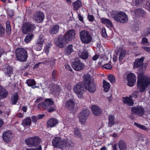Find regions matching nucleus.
<instances>
[{"instance_id": "0e129e2a", "label": "nucleus", "mask_w": 150, "mask_h": 150, "mask_svg": "<svg viewBox=\"0 0 150 150\" xmlns=\"http://www.w3.org/2000/svg\"><path fill=\"white\" fill-rule=\"evenodd\" d=\"M45 116L44 114H39L37 115L38 119H41L43 118Z\"/></svg>"}, {"instance_id": "6e6552de", "label": "nucleus", "mask_w": 150, "mask_h": 150, "mask_svg": "<svg viewBox=\"0 0 150 150\" xmlns=\"http://www.w3.org/2000/svg\"><path fill=\"white\" fill-rule=\"evenodd\" d=\"M79 37L83 43L88 44L91 42L92 37L88 31L83 30L80 32Z\"/></svg>"}, {"instance_id": "412c9836", "label": "nucleus", "mask_w": 150, "mask_h": 150, "mask_svg": "<svg viewBox=\"0 0 150 150\" xmlns=\"http://www.w3.org/2000/svg\"><path fill=\"white\" fill-rule=\"evenodd\" d=\"M65 105L66 108L69 110H72L75 106V103L73 99H69L67 100Z\"/></svg>"}, {"instance_id": "338daca9", "label": "nucleus", "mask_w": 150, "mask_h": 150, "mask_svg": "<svg viewBox=\"0 0 150 150\" xmlns=\"http://www.w3.org/2000/svg\"><path fill=\"white\" fill-rule=\"evenodd\" d=\"M78 17L79 18V20L80 21L82 22L83 21V17L79 13L78 14Z\"/></svg>"}, {"instance_id": "2eb2a0df", "label": "nucleus", "mask_w": 150, "mask_h": 150, "mask_svg": "<svg viewBox=\"0 0 150 150\" xmlns=\"http://www.w3.org/2000/svg\"><path fill=\"white\" fill-rule=\"evenodd\" d=\"M144 59V57H142L140 58L136 59L133 63V68L142 69L143 67V62Z\"/></svg>"}, {"instance_id": "ea45409f", "label": "nucleus", "mask_w": 150, "mask_h": 150, "mask_svg": "<svg viewBox=\"0 0 150 150\" xmlns=\"http://www.w3.org/2000/svg\"><path fill=\"white\" fill-rule=\"evenodd\" d=\"M89 56L88 53L87 51H83L81 53L80 57L83 59H86Z\"/></svg>"}, {"instance_id": "8fccbe9b", "label": "nucleus", "mask_w": 150, "mask_h": 150, "mask_svg": "<svg viewBox=\"0 0 150 150\" xmlns=\"http://www.w3.org/2000/svg\"><path fill=\"white\" fill-rule=\"evenodd\" d=\"M87 18L89 21L90 22H93L94 20V18L93 16L92 15H90L89 14H88Z\"/></svg>"}, {"instance_id": "393cba45", "label": "nucleus", "mask_w": 150, "mask_h": 150, "mask_svg": "<svg viewBox=\"0 0 150 150\" xmlns=\"http://www.w3.org/2000/svg\"><path fill=\"white\" fill-rule=\"evenodd\" d=\"M100 20L101 22L102 23L108 25V26H110L111 28L113 27V25L110 19L104 18H100Z\"/></svg>"}, {"instance_id": "1a4fd4ad", "label": "nucleus", "mask_w": 150, "mask_h": 150, "mask_svg": "<svg viewBox=\"0 0 150 150\" xmlns=\"http://www.w3.org/2000/svg\"><path fill=\"white\" fill-rule=\"evenodd\" d=\"M41 141L39 137L35 136L28 138L25 140V142L27 145L30 147H33L38 146Z\"/></svg>"}, {"instance_id": "7ed1b4c3", "label": "nucleus", "mask_w": 150, "mask_h": 150, "mask_svg": "<svg viewBox=\"0 0 150 150\" xmlns=\"http://www.w3.org/2000/svg\"><path fill=\"white\" fill-rule=\"evenodd\" d=\"M142 72H139L137 75V88L141 93H143L150 86V78L143 76Z\"/></svg>"}, {"instance_id": "a19ab883", "label": "nucleus", "mask_w": 150, "mask_h": 150, "mask_svg": "<svg viewBox=\"0 0 150 150\" xmlns=\"http://www.w3.org/2000/svg\"><path fill=\"white\" fill-rule=\"evenodd\" d=\"M50 47L51 45L49 43L47 44L45 47V49L44 50V52H45L47 54H48Z\"/></svg>"}, {"instance_id": "473e14b6", "label": "nucleus", "mask_w": 150, "mask_h": 150, "mask_svg": "<svg viewBox=\"0 0 150 150\" xmlns=\"http://www.w3.org/2000/svg\"><path fill=\"white\" fill-rule=\"evenodd\" d=\"M110 83L104 79L103 82V87L104 88V91L105 92H108L110 88Z\"/></svg>"}, {"instance_id": "4468645a", "label": "nucleus", "mask_w": 150, "mask_h": 150, "mask_svg": "<svg viewBox=\"0 0 150 150\" xmlns=\"http://www.w3.org/2000/svg\"><path fill=\"white\" fill-rule=\"evenodd\" d=\"M62 140L59 137H56L53 138L52 140V145L55 148H61Z\"/></svg>"}, {"instance_id": "79ce46f5", "label": "nucleus", "mask_w": 150, "mask_h": 150, "mask_svg": "<svg viewBox=\"0 0 150 150\" xmlns=\"http://www.w3.org/2000/svg\"><path fill=\"white\" fill-rule=\"evenodd\" d=\"M108 78L111 83H114L115 81V79L114 76L112 74H110L108 76Z\"/></svg>"}, {"instance_id": "f03ea898", "label": "nucleus", "mask_w": 150, "mask_h": 150, "mask_svg": "<svg viewBox=\"0 0 150 150\" xmlns=\"http://www.w3.org/2000/svg\"><path fill=\"white\" fill-rule=\"evenodd\" d=\"M75 30H69L64 35H59L55 41V44L59 47L63 48L68 41H71L75 38Z\"/></svg>"}, {"instance_id": "a211bd4d", "label": "nucleus", "mask_w": 150, "mask_h": 150, "mask_svg": "<svg viewBox=\"0 0 150 150\" xmlns=\"http://www.w3.org/2000/svg\"><path fill=\"white\" fill-rule=\"evenodd\" d=\"M34 17L36 22L38 23H40L43 21L45 16L42 12L39 11L36 13Z\"/></svg>"}, {"instance_id": "4c0bfd02", "label": "nucleus", "mask_w": 150, "mask_h": 150, "mask_svg": "<svg viewBox=\"0 0 150 150\" xmlns=\"http://www.w3.org/2000/svg\"><path fill=\"white\" fill-rule=\"evenodd\" d=\"M58 72L56 69H54L52 73V79L54 81H57Z\"/></svg>"}, {"instance_id": "49530a36", "label": "nucleus", "mask_w": 150, "mask_h": 150, "mask_svg": "<svg viewBox=\"0 0 150 150\" xmlns=\"http://www.w3.org/2000/svg\"><path fill=\"white\" fill-rule=\"evenodd\" d=\"M74 134L75 135L79 137H80L81 136L80 131L77 127H76L74 128Z\"/></svg>"}, {"instance_id": "6ab92c4d", "label": "nucleus", "mask_w": 150, "mask_h": 150, "mask_svg": "<svg viewBox=\"0 0 150 150\" xmlns=\"http://www.w3.org/2000/svg\"><path fill=\"white\" fill-rule=\"evenodd\" d=\"M92 113L96 116H100L102 113V110L97 106L93 105L91 107Z\"/></svg>"}, {"instance_id": "0eeeda50", "label": "nucleus", "mask_w": 150, "mask_h": 150, "mask_svg": "<svg viewBox=\"0 0 150 150\" xmlns=\"http://www.w3.org/2000/svg\"><path fill=\"white\" fill-rule=\"evenodd\" d=\"M36 27V25L32 22H26L23 24L21 30L23 33L26 34L29 32L34 33Z\"/></svg>"}, {"instance_id": "423d86ee", "label": "nucleus", "mask_w": 150, "mask_h": 150, "mask_svg": "<svg viewBox=\"0 0 150 150\" xmlns=\"http://www.w3.org/2000/svg\"><path fill=\"white\" fill-rule=\"evenodd\" d=\"M16 57L20 62H24L26 61L28 57L27 51L24 48L18 47L15 50Z\"/></svg>"}, {"instance_id": "3c124183", "label": "nucleus", "mask_w": 150, "mask_h": 150, "mask_svg": "<svg viewBox=\"0 0 150 150\" xmlns=\"http://www.w3.org/2000/svg\"><path fill=\"white\" fill-rule=\"evenodd\" d=\"M142 48L146 52H147L150 54V47L148 46H143L142 47Z\"/></svg>"}, {"instance_id": "052dcab7", "label": "nucleus", "mask_w": 150, "mask_h": 150, "mask_svg": "<svg viewBox=\"0 0 150 150\" xmlns=\"http://www.w3.org/2000/svg\"><path fill=\"white\" fill-rule=\"evenodd\" d=\"M103 36L104 37H106L108 36L107 35L106 33L105 29V28H103L102 30Z\"/></svg>"}, {"instance_id": "58836bf2", "label": "nucleus", "mask_w": 150, "mask_h": 150, "mask_svg": "<svg viewBox=\"0 0 150 150\" xmlns=\"http://www.w3.org/2000/svg\"><path fill=\"white\" fill-rule=\"evenodd\" d=\"M126 53V51L125 50H122L120 54L119 59V61L121 62L124 59Z\"/></svg>"}, {"instance_id": "4be33fe9", "label": "nucleus", "mask_w": 150, "mask_h": 150, "mask_svg": "<svg viewBox=\"0 0 150 150\" xmlns=\"http://www.w3.org/2000/svg\"><path fill=\"white\" fill-rule=\"evenodd\" d=\"M122 100L124 104H127L129 106H132L134 104V102L132 98L126 96L125 97H123Z\"/></svg>"}, {"instance_id": "f704fd0d", "label": "nucleus", "mask_w": 150, "mask_h": 150, "mask_svg": "<svg viewBox=\"0 0 150 150\" xmlns=\"http://www.w3.org/2000/svg\"><path fill=\"white\" fill-rule=\"evenodd\" d=\"M73 49V45L72 44L69 45L67 46L65 51V53L66 54H70L74 52Z\"/></svg>"}, {"instance_id": "680f3d73", "label": "nucleus", "mask_w": 150, "mask_h": 150, "mask_svg": "<svg viewBox=\"0 0 150 150\" xmlns=\"http://www.w3.org/2000/svg\"><path fill=\"white\" fill-rule=\"evenodd\" d=\"M65 67L66 69H67L68 70L70 71H73L70 66L68 64L65 65Z\"/></svg>"}, {"instance_id": "09e8293b", "label": "nucleus", "mask_w": 150, "mask_h": 150, "mask_svg": "<svg viewBox=\"0 0 150 150\" xmlns=\"http://www.w3.org/2000/svg\"><path fill=\"white\" fill-rule=\"evenodd\" d=\"M103 67L106 69H110L112 68V66L110 64L108 63L103 65Z\"/></svg>"}, {"instance_id": "5701e85b", "label": "nucleus", "mask_w": 150, "mask_h": 150, "mask_svg": "<svg viewBox=\"0 0 150 150\" xmlns=\"http://www.w3.org/2000/svg\"><path fill=\"white\" fill-rule=\"evenodd\" d=\"M118 145L120 150H127V144L123 140H120L118 142Z\"/></svg>"}, {"instance_id": "b1692460", "label": "nucleus", "mask_w": 150, "mask_h": 150, "mask_svg": "<svg viewBox=\"0 0 150 150\" xmlns=\"http://www.w3.org/2000/svg\"><path fill=\"white\" fill-rule=\"evenodd\" d=\"M31 119L29 117H26L22 121L21 125L23 127L30 126L31 124Z\"/></svg>"}, {"instance_id": "bf43d9fd", "label": "nucleus", "mask_w": 150, "mask_h": 150, "mask_svg": "<svg viewBox=\"0 0 150 150\" xmlns=\"http://www.w3.org/2000/svg\"><path fill=\"white\" fill-rule=\"evenodd\" d=\"M145 7L146 9L150 11V1H148L146 2Z\"/></svg>"}, {"instance_id": "774afa93", "label": "nucleus", "mask_w": 150, "mask_h": 150, "mask_svg": "<svg viewBox=\"0 0 150 150\" xmlns=\"http://www.w3.org/2000/svg\"><path fill=\"white\" fill-rule=\"evenodd\" d=\"M43 99L42 97H40L39 98H37L35 101H34L35 103H38L39 102L41 101Z\"/></svg>"}, {"instance_id": "7c9ffc66", "label": "nucleus", "mask_w": 150, "mask_h": 150, "mask_svg": "<svg viewBox=\"0 0 150 150\" xmlns=\"http://www.w3.org/2000/svg\"><path fill=\"white\" fill-rule=\"evenodd\" d=\"M108 126L111 127L115 124V117L113 115H110L108 116Z\"/></svg>"}, {"instance_id": "69168bd1", "label": "nucleus", "mask_w": 150, "mask_h": 150, "mask_svg": "<svg viewBox=\"0 0 150 150\" xmlns=\"http://www.w3.org/2000/svg\"><path fill=\"white\" fill-rule=\"evenodd\" d=\"M99 57L98 54H96L92 57V60L93 61H96L97 60Z\"/></svg>"}, {"instance_id": "37998d69", "label": "nucleus", "mask_w": 150, "mask_h": 150, "mask_svg": "<svg viewBox=\"0 0 150 150\" xmlns=\"http://www.w3.org/2000/svg\"><path fill=\"white\" fill-rule=\"evenodd\" d=\"M11 30V27L9 21L6 23V31L7 33H10Z\"/></svg>"}, {"instance_id": "aec40b11", "label": "nucleus", "mask_w": 150, "mask_h": 150, "mask_svg": "<svg viewBox=\"0 0 150 150\" xmlns=\"http://www.w3.org/2000/svg\"><path fill=\"white\" fill-rule=\"evenodd\" d=\"M8 95V92L5 88L0 85V100L5 98Z\"/></svg>"}, {"instance_id": "603ef678", "label": "nucleus", "mask_w": 150, "mask_h": 150, "mask_svg": "<svg viewBox=\"0 0 150 150\" xmlns=\"http://www.w3.org/2000/svg\"><path fill=\"white\" fill-rule=\"evenodd\" d=\"M142 48L146 52H147L150 54V47L148 46H143L142 47Z\"/></svg>"}, {"instance_id": "c85d7f7f", "label": "nucleus", "mask_w": 150, "mask_h": 150, "mask_svg": "<svg viewBox=\"0 0 150 150\" xmlns=\"http://www.w3.org/2000/svg\"><path fill=\"white\" fill-rule=\"evenodd\" d=\"M136 14L143 18L146 16V12L142 8H139L137 9L135 11Z\"/></svg>"}, {"instance_id": "2f4dec72", "label": "nucleus", "mask_w": 150, "mask_h": 150, "mask_svg": "<svg viewBox=\"0 0 150 150\" xmlns=\"http://www.w3.org/2000/svg\"><path fill=\"white\" fill-rule=\"evenodd\" d=\"M5 74L7 75L10 77L11 75L13 74V68L10 66H7L6 68L4 69Z\"/></svg>"}, {"instance_id": "dca6fc26", "label": "nucleus", "mask_w": 150, "mask_h": 150, "mask_svg": "<svg viewBox=\"0 0 150 150\" xmlns=\"http://www.w3.org/2000/svg\"><path fill=\"white\" fill-rule=\"evenodd\" d=\"M12 133L11 131H8L5 132L2 135V138L6 142H8L12 139Z\"/></svg>"}, {"instance_id": "9d476101", "label": "nucleus", "mask_w": 150, "mask_h": 150, "mask_svg": "<svg viewBox=\"0 0 150 150\" xmlns=\"http://www.w3.org/2000/svg\"><path fill=\"white\" fill-rule=\"evenodd\" d=\"M71 66L74 70L78 71L82 70L85 67L84 64L80 60L76 59L72 62Z\"/></svg>"}, {"instance_id": "ddd939ff", "label": "nucleus", "mask_w": 150, "mask_h": 150, "mask_svg": "<svg viewBox=\"0 0 150 150\" xmlns=\"http://www.w3.org/2000/svg\"><path fill=\"white\" fill-rule=\"evenodd\" d=\"M128 81L127 85L129 86H133L136 82V77L135 74L132 73L128 74L127 76Z\"/></svg>"}, {"instance_id": "c9c22d12", "label": "nucleus", "mask_w": 150, "mask_h": 150, "mask_svg": "<svg viewBox=\"0 0 150 150\" xmlns=\"http://www.w3.org/2000/svg\"><path fill=\"white\" fill-rule=\"evenodd\" d=\"M73 4L74 5V8L77 11L82 5V3L80 0H76L74 2Z\"/></svg>"}, {"instance_id": "de8ad7c7", "label": "nucleus", "mask_w": 150, "mask_h": 150, "mask_svg": "<svg viewBox=\"0 0 150 150\" xmlns=\"http://www.w3.org/2000/svg\"><path fill=\"white\" fill-rule=\"evenodd\" d=\"M141 43L144 45H149L148 41V39L145 37H143L142 39Z\"/></svg>"}, {"instance_id": "39448f33", "label": "nucleus", "mask_w": 150, "mask_h": 150, "mask_svg": "<svg viewBox=\"0 0 150 150\" xmlns=\"http://www.w3.org/2000/svg\"><path fill=\"white\" fill-rule=\"evenodd\" d=\"M115 21L118 23H125L128 21L127 15L124 12L116 11L113 10L111 13Z\"/></svg>"}, {"instance_id": "e2e57ef3", "label": "nucleus", "mask_w": 150, "mask_h": 150, "mask_svg": "<svg viewBox=\"0 0 150 150\" xmlns=\"http://www.w3.org/2000/svg\"><path fill=\"white\" fill-rule=\"evenodd\" d=\"M26 150H42V148L41 145H40L38 148L35 149H27Z\"/></svg>"}, {"instance_id": "9b49d317", "label": "nucleus", "mask_w": 150, "mask_h": 150, "mask_svg": "<svg viewBox=\"0 0 150 150\" xmlns=\"http://www.w3.org/2000/svg\"><path fill=\"white\" fill-rule=\"evenodd\" d=\"M131 111L132 114L137 115L139 117H142L144 113V110L143 108L141 106L132 107Z\"/></svg>"}, {"instance_id": "bb28decb", "label": "nucleus", "mask_w": 150, "mask_h": 150, "mask_svg": "<svg viewBox=\"0 0 150 150\" xmlns=\"http://www.w3.org/2000/svg\"><path fill=\"white\" fill-rule=\"evenodd\" d=\"M19 96L16 93L11 97L10 100L11 103L14 105L16 104L19 99Z\"/></svg>"}, {"instance_id": "4d7b16f0", "label": "nucleus", "mask_w": 150, "mask_h": 150, "mask_svg": "<svg viewBox=\"0 0 150 150\" xmlns=\"http://www.w3.org/2000/svg\"><path fill=\"white\" fill-rule=\"evenodd\" d=\"M30 64V63H27L25 64V65L23 66L21 69V70H24L28 69L29 67Z\"/></svg>"}, {"instance_id": "5fc2aeb1", "label": "nucleus", "mask_w": 150, "mask_h": 150, "mask_svg": "<svg viewBox=\"0 0 150 150\" xmlns=\"http://www.w3.org/2000/svg\"><path fill=\"white\" fill-rule=\"evenodd\" d=\"M143 0H135V5L137 6L139 5H142Z\"/></svg>"}, {"instance_id": "a878e982", "label": "nucleus", "mask_w": 150, "mask_h": 150, "mask_svg": "<svg viewBox=\"0 0 150 150\" xmlns=\"http://www.w3.org/2000/svg\"><path fill=\"white\" fill-rule=\"evenodd\" d=\"M72 143V142L71 140H67L65 141L62 140V146L61 148H68L70 146H71Z\"/></svg>"}, {"instance_id": "c756f323", "label": "nucleus", "mask_w": 150, "mask_h": 150, "mask_svg": "<svg viewBox=\"0 0 150 150\" xmlns=\"http://www.w3.org/2000/svg\"><path fill=\"white\" fill-rule=\"evenodd\" d=\"M59 25H55L50 28V33L51 34H56L59 32Z\"/></svg>"}, {"instance_id": "c03bdc74", "label": "nucleus", "mask_w": 150, "mask_h": 150, "mask_svg": "<svg viewBox=\"0 0 150 150\" xmlns=\"http://www.w3.org/2000/svg\"><path fill=\"white\" fill-rule=\"evenodd\" d=\"M42 45L36 43V44L34 45V48L36 51H40L42 49Z\"/></svg>"}, {"instance_id": "f8f14e48", "label": "nucleus", "mask_w": 150, "mask_h": 150, "mask_svg": "<svg viewBox=\"0 0 150 150\" xmlns=\"http://www.w3.org/2000/svg\"><path fill=\"white\" fill-rule=\"evenodd\" d=\"M89 113V110L87 109L82 110L79 115V118L80 122L83 124L87 118Z\"/></svg>"}, {"instance_id": "f257e3e1", "label": "nucleus", "mask_w": 150, "mask_h": 150, "mask_svg": "<svg viewBox=\"0 0 150 150\" xmlns=\"http://www.w3.org/2000/svg\"><path fill=\"white\" fill-rule=\"evenodd\" d=\"M96 85L91 83L90 75L86 74L83 76V80L79 82L74 87V91L79 97L81 98L84 91L85 89L87 90L91 93L94 92L96 89Z\"/></svg>"}, {"instance_id": "864d4df0", "label": "nucleus", "mask_w": 150, "mask_h": 150, "mask_svg": "<svg viewBox=\"0 0 150 150\" xmlns=\"http://www.w3.org/2000/svg\"><path fill=\"white\" fill-rule=\"evenodd\" d=\"M44 40L42 38H40L37 40L36 43L43 45Z\"/></svg>"}, {"instance_id": "e433bc0d", "label": "nucleus", "mask_w": 150, "mask_h": 150, "mask_svg": "<svg viewBox=\"0 0 150 150\" xmlns=\"http://www.w3.org/2000/svg\"><path fill=\"white\" fill-rule=\"evenodd\" d=\"M134 125L137 127L141 129L142 130H145L146 131H148L149 130V128L147 127L144 125H141L137 122H134Z\"/></svg>"}, {"instance_id": "72a5a7b5", "label": "nucleus", "mask_w": 150, "mask_h": 150, "mask_svg": "<svg viewBox=\"0 0 150 150\" xmlns=\"http://www.w3.org/2000/svg\"><path fill=\"white\" fill-rule=\"evenodd\" d=\"M34 34L32 33L28 34L25 37L24 40L26 43L29 42L34 37Z\"/></svg>"}, {"instance_id": "20e7f679", "label": "nucleus", "mask_w": 150, "mask_h": 150, "mask_svg": "<svg viewBox=\"0 0 150 150\" xmlns=\"http://www.w3.org/2000/svg\"><path fill=\"white\" fill-rule=\"evenodd\" d=\"M54 102L52 99L51 98H46L45 100V102H41L39 103L38 106V108L39 109L43 108L47 110L49 112H52L55 111L54 106H52Z\"/></svg>"}, {"instance_id": "f3484780", "label": "nucleus", "mask_w": 150, "mask_h": 150, "mask_svg": "<svg viewBox=\"0 0 150 150\" xmlns=\"http://www.w3.org/2000/svg\"><path fill=\"white\" fill-rule=\"evenodd\" d=\"M58 120L55 118H52L50 119L47 122L48 128H51L56 126L58 123Z\"/></svg>"}, {"instance_id": "6e6d98bb", "label": "nucleus", "mask_w": 150, "mask_h": 150, "mask_svg": "<svg viewBox=\"0 0 150 150\" xmlns=\"http://www.w3.org/2000/svg\"><path fill=\"white\" fill-rule=\"evenodd\" d=\"M50 64L51 66H54L56 63V59H51L49 60Z\"/></svg>"}, {"instance_id": "cd10ccee", "label": "nucleus", "mask_w": 150, "mask_h": 150, "mask_svg": "<svg viewBox=\"0 0 150 150\" xmlns=\"http://www.w3.org/2000/svg\"><path fill=\"white\" fill-rule=\"evenodd\" d=\"M26 83L29 86H32L33 88L37 87V86H35L36 84V82L34 79H29L27 80Z\"/></svg>"}, {"instance_id": "a18cd8bd", "label": "nucleus", "mask_w": 150, "mask_h": 150, "mask_svg": "<svg viewBox=\"0 0 150 150\" xmlns=\"http://www.w3.org/2000/svg\"><path fill=\"white\" fill-rule=\"evenodd\" d=\"M5 33V29L2 25L0 24V37H2Z\"/></svg>"}, {"instance_id": "13d9d810", "label": "nucleus", "mask_w": 150, "mask_h": 150, "mask_svg": "<svg viewBox=\"0 0 150 150\" xmlns=\"http://www.w3.org/2000/svg\"><path fill=\"white\" fill-rule=\"evenodd\" d=\"M31 118L32 121L33 123H36L37 122L38 118L36 116L33 115L32 116Z\"/></svg>"}]
</instances>
